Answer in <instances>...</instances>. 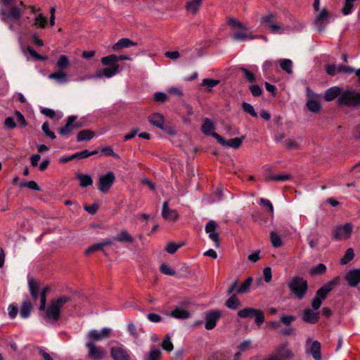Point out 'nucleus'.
I'll return each instance as SVG.
<instances>
[{
  "instance_id": "obj_37",
  "label": "nucleus",
  "mask_w": 360,
  "mask_h": 360,
  "mask_svg": "<svg viewBox=\"0 0 360 360\" xmlns=\"http://www.w3.org/2000/svg\"><path fill=\"white\" fill-rule=\"evenodd\" d=\"M295 316L292 315H283L281 316V322L286 326L290 325L291 323L295 320Z\"/></svg>"
},
{
  "instance_id": "obj_17",
  "label": "nucleus",
  "mask_w": 360,
  "mask_h": 360,
  "mask_svg": "<svg viewBox=\"0 0 360 360\" xmlns=\"http://www.w3.org/2000/svg\"><path fill=\"white\" fill-rule=\"evenodd\" d=\"M339 278L336 277L328 283L325 284L320 289H319L316 292V295L322 297V298H326L327 294L330 292L335 285L338 283Z\"/></svg>"
},
{
  "instance_id": "obj_53",
  "label": "nucleus",
  "mask_w": 360,
  "mask_h": 360,
  "mask_svg": "<svg viewBox=\"0 0 360 360\" xmlns=\"http://www.w3.org/2000/svg\"><path fill=\"white\" fill-rule=\"evenodd\" d=\"M327 202L333 207H335V206H338L339 205V202H338L337 200L333 199V198H330L327 200Z\"/></svg>"
},
{
  "instance_id": "obj_27",
  "label": "nucleus",
  "mask_w": 360,
  "mask_h": 360,
  "mask_svg": "<svg viewBox=\"0 0 360 360\" xmlns=\"http://www.w3.org/2000/svg\"><path fill=\"white\" fill-rule=\"evenodd\" d=\"M354 257V250L352 248H348L345 255L340 259L341 264H346L353 259Z\"/></svg>"
},
{
  "instance_id": "obj_14",
  "label": "nucleus",
  "mask_w": 360,
  "mask_h": 360,
  "mask_svg": "<svg viewBox=\"0 0 360 360\" xmlns=\"http://www.w3.org/2000/svg\"><path fill=\"white\" fill-rule=\"evenodd\" d=\"M307 343L309 345L307 352L311 354L315 360H321V344L316 340L311 341L309 338L307 340Z\"/></svg>"
},
{
  "instance_id": "obj_64",
  "label": "nucleus",
  "mask_w": 360,
  "mask_h": 360,
  "mask_svg": "<svg viewBox=\"0 0 360 360\" xmlns=\"http://www.w3.org/2000/svg\"><path fill=\"white\" fill-rule=\"evenodd\" d=\"M141 217H142L143 219H146V220H148V218H149V216H148V214H141Z\"/></svg>"
},
{
  "instance_id": "obj_34",
  "label": "nucleus",
  "mask_w": 360,
  "mask_h": 360,
  "mask_svg": "<svg viewBox=\"0 0 360 360\" xmlns=\"http://www.w3.org/2000/svg\"><path fill=\"white\" fill-rule=\"evenodd\" d=\"M18 306L15 303L11 304L8 307V316L11 319H13L18 314Z\"/></svg>"
},
{
  "instance_id": "obj_2",
  "label": "nucleus",
  "mask_w": 360,
  "mask_h": 360,
  "mask_svg": "<svg viewBox=\"0 0 360 360\" xmlns=\"http://www.w3.org/2000/svg\"><path fill=\"white\" fill-rule=\"evenodd\" d=\"M28 286L30 293L34 300H37L39 297L40 298V306L39 309L40 311L45 309L46 303V295L50 291L49 286H45L40 289L39 284L36 282L34 279H30L28 281Z\"/></svg>"
},
{
  "instance_id": "obj_12",
  "label": "nucleus",
  "mask_w": 360,
  "mask_h": 360,
  "mask_svg": "<svg viewBox=\"0 0 360 360\" xmlns=\"http://www.w3.org/2000/svg\"><path fill=\"white\" fill-rule=\"evenodd\" d=\"M110 356L113 360H130L128 351L123 345L112 347L110 349Z\"/></svg>"
},
{
  "instance_id": "obj_33",
  "label": "nucleus",
  "mask_w": 360,
  "mask_h": 360,
  "mask_svg": "<svg viewBox=\"0 0 360 360\" xmlns=\"http://www.w3.org/2000/svg\"><path fill=\"white\" fill-rule=\"evenodd\" d=\"M19 186L20 187L26 186V187L29 188L30 189L34 190V191L40 190L37 184L34 181H30L27 182H24V181L20 182Z\"/></svg>"
},
{
  "instance_id": "obj_36",
  "label": "nucleus",
  "mask_w": 360,
  "mask_h": 360,
  "mask_svg": "<svg viewBox=\"0 0 360 360\" xmlns=\"http://www.w3.org/2000/svg\"><path fill=\"white\" fill-rule=\"evenodd\" d=\"M127 331L130 335H131L134 338H137L139 334L137 333L136 328L133 323H129L127 326Z\"/></svg>"
},
{
  "instance_id": "obj_63",
  "label": "nucleus",
  "mask_w": 360,
  "mask_h": 360,
  "mask_svg": "<svg viewBox=\"0 0 360 360\" xmlns=\"http://www.w3.org/2000/svg\"><path fill=\"white\" fill-rule=\"evenodd\" d=\"M269 313L271 314H274L277 313V309L276 308H271L269 309Z\"/></svg>"
},
{
  "instance_id": "obj_56",
  "label": "nucleus",
  "mask_w": 360,
  "mask_h": 360,
  "mask_svg": "<svg viewBox=\"0 0 360 360\" xmlns=\"http://www.w3.org/2000/svg\"><path fill=\"white\" fill-rule=\"evenodd\" d=\"M292 333V329H285L283 330L282 334L284 335H289Z\"/></svg>"
},
{
  "instance_id": "obj_52",
  "label": "nucleus",
  "mask_w": 360,
  "mask_h": 360,
  "mask_svg": "<svg viewBox=\"0 0 360 360\" xmlns=\"http://www.w3.org/2000/svg\"><path fill=\"white\" fill-rule=\"evenodd\" d=\"M267 326L271 328H278L279 327V323L276 321H270L268 323Z\"/></svg>"
},
{
  "instance_id": "obj_4",
  "label": "nucleus",
  "mask_w": 360,
  "mask_h": 360,
  "mask_svg": "<svg viewBox=\"0 0 360 360\" xmlns=\"http://www.w3.org/2000/svg\"><path fill=\"white\" fill-rule=\"evenodd\" d=\"M238 316L240 318H255V323L259 327L264 321V312L257 309L246 307L238 311Z\"/></svg>"
},
{
  "instance_id": "obj_25",
  "label": "nucleus",
  "mask_w": 360,
  "mask_h": 360,
  "mask_svg": "<svg viewBox=\"0 0 360 360\" xmlns=\"http://www.w3.org/2000/svg\"><path fill=\"white\" fill-rule=\"evenodd\" d=\"M77 179L79 181L80 186L83 188L91 186L93 184L91 177L88 174H78Z\"/></svg>"
},
{
  "instance_id": "obj_28",
  "label": "nucleus",
  "mask_w": 360,
  "mask_h": 360,
  "mask_svg": "<svg viewBox=\"0 0 360 360\" xmlns=\"http://www.w3.org/2000/svg\"><path fill=\"white\" fill-rule=\"evenodd\" d=\"M252 282L251 277L248 278L238 288L237 292L238 293H245L248 291L250 286Z\"/></svg>"
},
{
  "instance_id": "obj_24",
  "label": "nucleus",
  "mask_w": 360,
  "mask_h": 360,
  "mask_svg": "<svg viewBox=\"0 0 360 360\" xmlns=\"http://www.w3.org/2000/svg\"><path fill=\"white\" fill-rule=\"evenodd\" d=\"M160 356L161 351L158 348H153L143 356V360H160Z\"/></svg>"
},
{
  "instance_id": "obj_46",
  "label": "nucleus",
  "mask_w": 360,
  "mask_h": 360,
  "mask_svg": "<svg viewBox=\"0 0 360 360\" xmlns=\"http://www.w3.org/2000/svg\"><path fill=\"white\" fill-rule=\"evenodd\" d=\"M85 210L88 212L89 214H95L97 211L98 206L96 205H92L89 206H86L84 207Z\"/></svg>"
},
{
  "instance_id": "obj_23",
  "label": "nucleus",
  "mask_w": 360,
  "mask_h": 360,
  "mask_svg": "<svg viewBox=\"0 0 360 360\" xmlns=\"http://www.w3.org/2000/svg\"><path fill=\"white\" fill-rule=\"evenodd\" d=\"M32 308V307L30 302L27 301L23 302L20 310V316L23 319L27 318L31 313Z\"/></svg>"
},
{
  "instance_id": "obj_61",
  "label": "nucleus",
  "mask_w": 360,
  "mask_h": 360,
  "mask_svg": "<svg viewBox=\"0 0 360 360\" xmlns=\"http://www.w3.org/2000/svg\"><path fill=\"white\" fill-rule=\"evenodd\" d=\"M175 355H176V358H180L183 355V352L181 350L177 351L176 352Z\"/></svg>"
},
{
  "instance_id": "obj_1",
  "label": "nucleus",
  "mask_w": 360,
  "mask_h": 360,
  "mask_svg": "<svg viewBox=\"0 0 360 360\" xmlns=\"http://www.w3.org/2000/svg\"><path fill=\"white\" fill-rule=\"evenodd\" d=\"M69 301V297L63 296L52 300L48 307L44 311L43 319L49 322L53 323L57 321L60 316V310L64 304Z\"/></svg>"
},
{
  "instance_id": "obj_49",
  "label": "nucleus",
  "mask_w": 360,
  "mask_h": 360,
  "mask_svg": "<svg viewBox=\"0 0 360 360\" xmlns=\"http://www.w3.org/2000/svg\"><path fill=\"white\" fill-rule=\"evenodd\" d=\"M141 182L143 184L147 185L151 190H154L155 189V185L148 179L144 178V179H142Z\"/></svg>"
},
{
  "instance_id": "obj_57",
  "label": "nucleus",
  "mask_w": 360,
  "mask_h": 360,
  "mask_svg": "<svg viewBox=\"0 0 360 360\" xmlns=\"http://www.w3.org/2000/svg\"><path fill=\"white\" fill-rule=\"evenodd\" d=\"M223 194V190L222 189H219L217 191L216 193V195L218 196V199L219 200L221 198V196Z\"/></svg>"
},
{
  "instance_id": "obj_26",
  "label": "nucleus",
  "mask_w": 360,
  "mask_h": 360,
  "mask_svg": "<svg viewBox=\"0 0 360 360\" xmlns=\"http://www.w3.org/2000/svg\"><path fill=\"white\" fill-rule=\"evenodd\" d=\"M172 334H167L162 342V347L164 350L165 351H167V352H171L172 351L173 348H174V346H173V343L172 342Z\"/></svg>"
},
{
  "instance_id": "obj_43",
  "label": "nucleus",
  "mask_w": 360,
  "mask_h": 360,
  "mask_svg": "<svg viewBox=\"0 0 360 360\" xmlns=\"http://www.w3.org/2000/svg\"><path fill=\"white\" fill-rule=\"evenodd\" d=\"M290 178V176L288 174H278L274 175L271 177L272 180H275L277 181H284L288 180Z\"/></svg>"
},
{
  "instance_id": "obj_8",
  "label": "nucleus",
  "mask_w": 360,
  "mask_h": 360,
  "mask_svg": "<svg viewBox=\"0 0 360 360\" xmlns=\"http://www.w3.org/2000/svg\"><path fill=\"white\" fill-rule=\"evenodd\" d=\"M88 349V356L94 360H101L105 355V351L101 347H98L94 343L86 342L85 345Z\"/></svg>"
},
{
  "instance_id": "obj_39",
  "label": "nucleus",
  "mask_w": 360,
  "mask_h": 360,
  "mask_svg": "<svg viewBox=\"0 0 360 360\" xmlns=\"http://www.w3.org/2000/svg\"><path fill=\"white\" fill-rule=\"evenodd\" d=\"M147 319L152 323H160L162 319L159 314L155 313L148 314Z\"/></svg>"
},
{
  "instance_id": "obj_51",
  "label": "nucleus",
  "mask_w": 360,
  "mask_h": 360,
  "mask_svg": "<svg viewBox=\"0 0 360 360\" xmlns=\"http://www.w3.org/2000/svg\"><path fill=\"white\" fill-rule=\"evenodd\" d=\"M266 360H283V359L281 356H278V354L274 352L266 358Z\"/></svg>"
},
{
  "instance_id": "obj_31",
  "label": "nucleus",
  "mask_w": 360,
  "mask_h": 360,
  "mask_svg": "<svg viewBox=\"0 0 360 360\" xmlns=\"http://www.w3.org/2000/svg\"><path fill=\"white\" fill-rule=\"evenodd\" d=\"M259 203L261 205H264L268 208L269 212L271 214V218H273L274 217V207H273L272 203L269 200L265 199V198H260L259 200Z\"/></svg>"
},
{
  "instance_id": "obj_16",
  "label": "nucleus",
  "mask_w": 360,
  "mask_h": 360,
  "mask_svg": "<svg viewBox=\"0 0 360 360\" xmlns=\"http://www.w3.org/2000/svg\"><path fill=\"white\" fill-rule=\"evenodd\" d=\"M339 278L336 277L328 283L325 284L320 289H319L316 292V295L322 297V298H326L327 294L330 292L335 285L338 283Z\"/></svg>"
},
{
  "instance_id": "obj_6",
  "label": "nucleus",
  "mask_w": 360,
  "mask_h": 360,
  "mask_svg": "<svg viewBox=\"0 0 360 360\" xmlns=\"http://www.w3.org/2000/svg\"><path fill=\"white\" fill-rule=\"evenodd\" d=\"M353 230L351 223H346L335 228L333 238L336 240H347L350 238Z\"/></svg>"
},
{
  "instance_id": "obj_7",
  "label": "nucleus",
  "mask_w": 360,
  "mask_h": 360,
  "mask_svg": "<svg viewBox=\"0 0 360 360\" xmlns=\"http://www.w3.org/2000/svg\"><path fill=\"white\" fill-rule=\"evenodd\" d=\"M113 172H109L105 174L99 176L98 188L103 193H107L115 181Z\"/></svg>"
},
{
  "instance_id": "obj_19",
  "label": "nucleus",
  "mask_w": 360,
  "mask_h": 360,
  "mask_svg": "<svg viewBox=\"0 0 360 360\" xmlns=\"http://www.w3.org/2000/svg\"><path fill=\"white\" fill-rule=\"evenodd\" d=\"M169 316L178 319H186L191 316V313L183 308L176 307L170 314Z\"/></svg>"
},
{
  "instance_id": "obj_54",
  "label": "nucleus",
  "mask_w": 360,
  "mask_h": 360,
  "mask_svg": "<svg viewBox=\"0 0 360 360\" xmlns=\"http://www.w3.org/2000/svg\"><path fill=\"white\" fill-rule=\"evenodd\" d=\"M342 342H343L342 338V337H339V338H338V346H337L336 350H338V349H340L341 348V347L342 345Z\"/></svg>"
},
{
  "instance_id": "obj_41",
  "label": "nucleus",
  "mask_w": 360,
  "mask_h": 360,
  "mask_svg": "<svg viewBox=\"0 0 360 360\" xmlns=\"http://www.w3.org/2000/svg\"><path fill=\"white\" fill-rule=\"evenodd\" d=\"M251 341L250 340H247L241 342L238 348L240 352H245L250 348Z\"/></svg>"
},
{
  "instance_id": "obj_48",
  "label": "nucleus",
  "mask_w": 360,
  "mask_h": 360,
  "mask_svg": "<svg viewBox=\"0 0 360 360\" xmlns=\"http://www.w3.org/2000/svg\"><path fill=\"white\" fill-rule=\"evenodd\" d=\"M39 354L42 356L43 360H53L52 356L43 349L39 350Z\"/></svg>"
},
{
  "instance_id": "obj_21",
  "label": "nucleus",
  "mask_w": 360,
  "mask_h": 360,
  "mask_svg": "<svg viewBox=\"0 0 360 360\" xmlns=\"http://www.w3.org/2000/svg\"><path fill=\"white\" fill-rule=\"evenodd\" d=\"M49 164L48 159H31V165L39 171L45 170Z\"/></svg>"
},
{
  "instance_id": "obj_45",
  "label": "nucleus",
  "mask_w": 360,
  "mask_h": 360,
  "mask_svg": "<svg viewBox=\"0 0 360 360\" xmlns=\"http://www.w3.org/2000/svg\"><path fill=\"white\" fill-rule=\"evenodd\" d=\"M204 255L207 257H212L213 259H216L217 257V252L213 249H209L206 252H204Z\"/></svg>"
},
{
  "instance_id": "obj_60",
  "label": "nucleus",
  "mask_w": 360,
  "mask_h": 360,
  "mask_svg": "<svg viewBox=\"0 0 360 360\" xmlns=\"http://www.w3.org/2000/svg\"><path fill=\"white\" fill-rule=\"evenodd\" d=\"M309 245L311 248H314L316 246V243L313 240H310L309 241Z\"/></svg>"
},
{
  "instance_id": "obj_13",
  "label": "nucleus",
  "mask_w": 360,
  "mask_h": 360,
  "mask_svg": "<svg viewBox=\"0 0 360 360\" xmlns=\"http://www.w3.org/2000/svg\"><path fill=\"white\" fill-rule=\"evenodd\" d=\"M162 216L168 221H176L179 219V214L176 210L171 209L169 207L167 201L162 203Z\"/></svg>"
},
{
  "instance_id": "obj_10",
  "label": "nucleus",
  "mask_w": 360,
  "mask_h": 360,
  "mask_svg": "<svg viewBox=\"0 0 360 360\" xmlns=\"http://www.w3.org/2000/svg\"><path fill=\"white\" fill-rule=\"evenodd\" d=\"M221 316V311L218 310L209 311L205 314V328L207 330L213 329Z\"/></svg>"
},
{
  "instance_id": "obj_58",
  "label": "nucleus",
  "mask_w": 360,
  "mask_h": 360,
  "mask_svg": "<svg viewBox=\"0 0 360 360\" xmlns=\"http://www.w3.org/2000/svg\"><path fill=\"white\" fill-rule=\"evenodd\" d=\"M18 181H19V178L17 177V176L14 177L13 179V181H12V182H13V184L14 185H18L19 186L20 183L18 184Z\"/></svg>"
},
{
  "instance_id": "obj_38",
  "label": "nucleus",
  "mask_w": 360,
  "mask_h": 360,
  "mask_svg": "<svg viewBox=\"0 0 360 360\" xmlns=\"http://www.w3.org/2000/svg\"><path fill=\"white\" fill-rule=\"evenodd\" d=\"M324 300L325 298H322V297L316 295V297L312 300L311 306L313 309L314 310L319 309Z\"/></svg>"
},
{
  "instance_id": "obj_40",
  "label": "nucleus",
  "mask_w": 360,
  "mask_h": 360,
  "mask_svg": "<svg viewBox=\"0 0 360 360\" xmlns=\"http://www.w3.org/2000/svg\"><path fill=\"white\" fill-rule=\"evenodd\" d=\"M264 279L266 283H269L271 281L272 273L270 267H265L263 270Z\"/></svg>"
},
{
  "instance_id": "obj_55",
  "label": "nucleus",
  "mask_w": 360,
  "mask_h": 360,
  "mask_svg": "<svg viewBox=\"0 0 360 360\" xmlns=\"http://www.w3.org/2000/svg\"><path fill=\"white\" fill-rule=\"evenodd\" d=\"M236 288V282H234L232 284V285L231 286V288L229 289L228 294H231Z\"/></svg>"
},
{
  "instance_id": "obj_47",
  "label": "nucleus",
  "mask_w": 360,
  "mask_h": 360,
  "mask_svg": "<svg viewBox=\"0 0 360 360\" xmlns=\"http://www.w3.org/2000/svg\"><path fill=\"white\" fill-rule=\"evenodd\" d=\"M113 241H115L113 240V238L112 239L107 238V239H105L103 241L100 242L99 243L101 245V248H103L104 247L111 245L112 244Z\"/></svg>"
},
{
  "instance_id": "obj_3",
  "label": "nucleus",
  "mask_w": 360,
  "mask_h": 360,
  "mask_svg": "<svg viewBox=\"0 0 360 360\" xmlns=\"http://www.w3.org/2000/svg\"><path fill=\"white\" fill-rule=\"evenodd\" d=\"M288 286L290 291L299 299L304 297L308 288L307 281L300 276L292 278Z\"/></svg>"
},
{
  "instance_id": "obj_20",
  "label": "nucleus",
  "mask_w": 360,
  "mask_h": 360,
  "mask_svg": "<svg viewBox=\"0 0 360 360\" xmlns=\"http://www.w3.org/2000/svg\"><path fill=\"white\" fill-rule=\"evenodd\" d=\"M318 311L306 309L303 311V320L307 323H314L318 321Z\"/></svg>"
},
{
  "instance_id": "obj_15",
  "label": "nucleus",
  "mask_w": 360,
  "mask_h": 360,
  "mask_svg": "<svg viewBox=\"0 0 360 360\" xmlns=\"http://www.w3.org/2000/svg\"><path fill=\"white\" fill-rule=\"evenodd\" d=\"M345 280L350 287H356L360 283V269L349 271L345 275Z\"/></svg>"
},
{
  "instance_id": "obj_44",
  "label": "nucleus",
  "mask_w": 360,
  "mask_h": 360,
  "mask_svg": "<svg viewBox=\"0 0 360 360\" xmlns=\"http://www.w3.org/2000/svg\"><path fill=\"white\" fill-rule=\"evenodd\" d=\"M248 259L252 262H256L259 259V252L256 251L248 256Z\"/></svg>"
},
{
  "instance_id": "obj_11",
  "label": "nucleus",
  "mask_w": 360,
  "mask_h": 360,
  "mask_svg": "<svg viewBox=\"0 0 360 360\" xmlns=\"http://www.w3.org/2000/svg\"><path fill=\"white\" fill-rule=\"evenodd\" d=\"M217 224L214 221H210L205 226V232L208 234L209 238L214 242L216 248H219V234L216 231Z\"/></svg>"
},
{
  "instance_id": "obj_18",
  "label": "nucleus",
  "mask_w": 360,
  "mask_h": 360,
  "mask_svg": "<svg viewBox=\"0 0 360 360\" xmlns=\"http://www.w3.org/2000/svg\"><path fill=\"white\" fill-rule=\"evenodd\" d=\"M113 240L120 243H132L134 238L128 231L123 229L113 237Z\"/></svg>"
},
{
  "instance_id": "obj_50",
  "label": "nucleus",
  "mask_w": 360,
  "mask_h": 360,
  "mask_svg": "<svg viewBox=\"0 0 360 360\" xmlns=\"http://www.w3.org/2000/svg\"><path fill=\"white\" fill-rule=\"evenodd\" d=\"M6 254L4 250L1 248L0 250V268L4 266L5 262Z\"/></svg>"
},
{
  "instance_id": "obj_9",
  "label": "nucleus",
  "mask_w": 360,
  "mask_h": 360,
  "mask_svg": "<svg viewBox=\"0 0 360 360\" xmlns=\"http://www.w3.org/2000/svg\"><path fill=\"white\" fill-rule=\"evenodd\" d=\"M274 352L281 356L283 360H288L294 357V353L289 347V343L287 341L281 342L274 349Z\"/></svg>"
},
{
  "instance_id": "obj_5",
  "label": "nucleus",
  "mask_w": 360,
  "mask_h": 360,
  "mask_svg": "<svg viewBox=\"0 0 360 360\" xmlns=\"http://www.w3.org/2000/svg\"><path fill=\"white\" fill-rule=\"evenodd\" d=\"M112 333V329L108 327L103 328L101 330L93 329L87 333V342L96 343V342L102 341L108 339Z\"/></svg>"
},
{
  "instance_id": "obj_29",
  "label": "nucleus",
  "mask_w": 360,
  "mask_h": 360,
  "mask_svg": "<svg viewBox=\"0 0 360 360\" xmlns=\"http://www.w3.org/2000/svg\"><path fill=\"white\" fill-rule=\"evenodd\" d=\"M240 302L239 300L234 295L229 297L226 302V306L231 309H236L239 305Z\"/></svg>"
},
{
  "instance_id": "obj_30",
  "label": "nucleus",
  "mask_w": 360,
  "mask_h": 360,
  "mask_svg": "<svg viewBox=\"0 0 360 360\" xmlns=\"http://www.w3.org/2000/svg\"><path fill=\"white\" fill-rule=\"evenodd\" d=\"M326 266L323 264H319L316 266H314L311 271L310 273L311 275H316V274H321L326 272Z\"/></svg>"
},
{
  "instance_id": "obj_42",
  "label": "nucleus",
  "mask_w": 360,
  "mask_h": 360,
  "mask_svg": "<svg viewBox=\"0 0 360 360\" xmlns=\"http://www.w3.org/2000/svg\"><path fill=\"white\" fill-rule=\"evenodd\" d=\"M102 248L101 247V245L99 243H97L91 246H89L86 250V255H90L91 253H93L95 251H97V250H101Z\"/></svg>"
},
{
  "instance_id": "obj_35",
  "label": "nucleus",
  "mask_w": 360,
  "mask_h": 360,
  "mask_svg": "<svg viewBox=\"0 0 360 360\" xmlns=\"http://www.w3.org/2000/svg\"><path fill=\"white\" fill-rule=\"evenodd\" d=\"M160 269L162 274L167 276H174L176 274V271L172 270L167 264H162Z\"/></svg>"
},
{
  "instance_id": "obj_32",
  "label": "nucleus",
  "mask_w": 360,
  "mask_h": 360,
  "mask_svg": "<svg viewBox=\"0 0 360 360\" xmlns=\"http://www.w3.org/2000/svg\"><path fill=\"white\" fill-rule=\"evenodd\" d=\"M182 245L183 243L176 244L175 243L171 242L167 245L165 250L169 254H174L179 248L182 247Z\"/></svg>"
},
{
  "instance_id": "obj_59",
  "label": "nucleus",
  "mask_w": 360,
  "mask_h": 360,
  "mask_svg": "<svg viewBox=\"0 0 360 360\" xmlns=\"http://www.w3.org/2000/svg\"><path fill=\"white\" fill-rule=\"evenodd\" d=\"M150 339L153 342H158V336L155 334H153L151 335V337H150Z\"/></svg>"
},
{
  "instance_id": "obj_22",
  "label": "nucleus",
  "mask_w": 360,
  "mask_h": 360,
  "mask_svg": "<svg viewBox=\"0 0 360 360\" xmlns=\"http://www.w3.org/2000/svg\"><path fill=\"white\" fill-rule=\"evenodd\" d=\"M270 241L274 248H280L283 244L281 237L275 231L271 232Z\"/></svg>"
},
{
  "instance_id": "obj_62",
  "label": "nucleus",
  "mask_w": 360,
  "mask_h": 360,
  "mask_svg": "<svg viewBox=\"0 0 360 360\" xmlns=\"http://www.w3.org/2000/svg\"><path fill=\"white\" fill-rule=\"evenodd\" d=\"M241 352H240V351L239 350V352H236V354H235V360H238V359L240 358V355H241Z\"/></svg>"
}]
</instances>
